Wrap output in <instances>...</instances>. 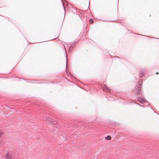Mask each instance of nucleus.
<instances>
[{
	"instance_id": "obj_1",
	"label": "nucleus",
	"mask_w": 159,
	"mask_h": 159,
	"mask_svg": "<svg viewBox=\"0 0 159 159\" xmlns=\"http://www.w3.org/2000/svg\"><path fill=\"white\" fill-rule=\"evenodd\" d=\"M48 121L52 124L54 125H56L57 124V120L52 118H50Z\"/></svg>"
},
{
	"instance_id": "obj_6",
	"label": "nucleus",
	"mask_w": 159,
	"mask_h": 159,
	"mask_svg": "<svg viewBox=\"0 0 159 159\" xmlns=\"http://www.w3.org/2000/svg\"><path fill=\"white\" fill-rule=\"evenodd\" d=\"M158 74H159V73L158 72H157L156 73V75H158Z\"/></svg>"
},
{
	"instance_id": "obj_2",
	"label": "nucleus",
	"mask_w": 159,
	"mask_h": 159,
	"mask_svg": "<svg viewBox=\"0 0 159 159\" xmlns=\"http://www.w3.org/2000/svg\"><path fill=\"white\" fill-rule=\"evenodd\" d=\"M5 157L6 159H12L11 154L9 153H6Z\"/></svg>"
},
{
	"instance_id": "obj_5",
	"label": "nucleus",
	"mask_w": 159,
	"mask_h": 159,
	"mask_svg": "<svg viewBox=\"0 0 159 159\" xmlns=\"http://www.w3.org/2000/svg\"><path fill=\"white\" fill-rule=\"evenodd\" d=\"M89 23L91 24H92L93 22V20L92 19H90L89 20Z\"/></svg>"
},
{
	"instance_id": "obj_3",
	"label": "nucleus",
	"mask_w": 159,
	"mask_h": 159,
	"mask_svg": "<svg viewBox=\"0 0 159 159\" xmlns=\"http://www.w3.org/2000/svg\"><path fill=\"white\" fill-rule=\"evenodd\" d=\"M105 139L106 140H110L111 139V136L108 135L107 137H106Z\"/></svg>"
},
{
	"instance_id": "obj_4",
	"label": "nucleus",
	"mask_w": 159,
	"mask_h": 159,
	"mask_svg": "<svg viewBox=\"0 0 159 159\" xmlns=\"http://www.w3.org/2000/svg\"><path fill=\"white\" fill-rule=\"evenodd\" d=\"M3 134V133L2 131L0 130V137L2 136Z\"/></svg>"
}]
</instances>
